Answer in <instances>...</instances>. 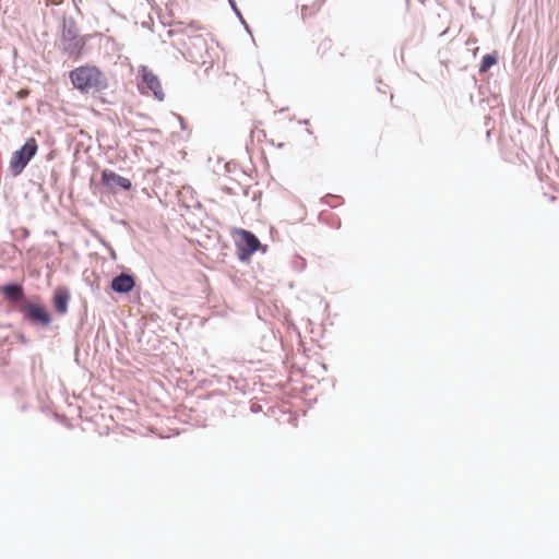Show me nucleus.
I'll return each instance as SVG.
<instances>
[{
    "label": "nucleus",
    "mask_w": 559,
    "mask_h": 559,
    "mask_svg": "<svg viewBox=\"0 0 559 559\" xmlns=\"http://www.w3.org/2000/svg\"><path fill=\"white\" fill-rule=\"evenodd\" d=\"M73 86L81 93H97L108 87V80L104 72L95 66H81L69 73Z\"/></svg>",
    "instance_id": "f257e3e1"
},
{
    "label": "nucleus",
    "mask_w": 559,
    "mask_h": 559,
    "mask_svg": "<svg viewBox=\"0 0 559 559\" xmlns=\"http://www.w3.org/2000/svg\"><path fill=\"white\" fill-rule=\"evenodd\" d=\"M35 154V140L29 139L21 150L14 152L10 159V170L16 176L26 166L31 157Z\"/></svg>",
    "instance_id": "f03ea898"
},
{
    "label": "nucleus",
    "mask_w": 559,
    "mask_h": 559,
    "mask_svg": "<svg viewBox=\"0 0 559 559\" xmlns=\"http://www.w3.org/2000/svg\"><path fill=\"white\" fill-rule=\"evenodd\" d=\"M141 74H142V83L140 84L141 92L143 94L152 92V94L158 100H163L165 98V93L162 88L159 79L151 70H148L145 67L142 68Z\"/></svg>",
    "instance_id": "7ed1b4c3"
},
{
    "label": "nucleus",
    "mask_w": 559,
    "mask_h": 559,
    "mask_svg": "<svg viewBox=\"0 0 559 559\" xmlns=\"http://www.w3.org/2000/svg\"><path fill=\"white\" fill-rule=\"evenodd\" d=\"M238 235L237 248L239 258L246 260L260 248L261 243L259 239L248 230L241 229L238 231Z\"/></svg>",
    "instance_id": "20e7f679"
},
{
    "label": "nucleus",
    "mask_w": 559,
    "mask_h": 559,
    "mask_svg": "<svg viewBox=\"0 0 559 559\" xmlns=\"http://www.w3.org/2000/svg\"><path fill=\"white\" fill-rule=\"evenodd\" d=\"M102 182L112 192H115L118 188L123 190H130L132 187L131 181L129 179L109 169H104L102 171Z\"/></svg>",
    "instance_id": "39448f33"
},
{
    "label": "nucleus",
    "mask_w": 559,
    "mask_h": 559,
    "mask_svg": "<svg viewBox=\"0 0 559 559\" xmlns=\"http://www.w3.org/2000/svg\"><path fill=\"white\" fill-rule=\"evenodd\" d=\"M135 286L134 277L130 274L121 273L111 281V289L119 294H128Z\"/></svg>",
    "instance_id": "423d86ee"
},
{
    "label": "nucleus",
    "mask_w": 559,
    "mask_h": 559,
    "mask_svg": "<svg viewBox=\"0 0 559 559\" xmlns=\"http://www.w3.org/2000/svg\"><path fill=\"white\" fill-rule=\"evenodd\" d=\"M69 299H70V294L67 288L58 287L55 290L52 304L58 313L64 314L68 311Z\"/></svg>",
    "instance_id": "0eeeda50"
},
{
    "label": "nucleus",
    "mask_w": 559,
    "mask_h": 559,
    "mask_svg": "<svg viewBox=\"0 0 559 559\" xmlns=\"http://www.w3.org/2000/svg\"><path fill=\"white\" fill-rule=\"evenodd\" d=\"M0 292L11 302H17L23 298L22 287L16 284L1 286Z\"/></svg>",
    "instance_id": "6e6552de"
},
{
    "label": "nucleus",
    "mask_w": 559,
    "mask_h": 559,
    "mask_svg": "<svg viewBox=\"0 0 559 559\" xmlns=\"http://www.w3.org/2000/svg\"><path fill=\"white\" fill-rule=\"evenodd\" d=\"M496 63H497V55L496 53L485 55L481 59L479 71L486 72Z\"/></svg>",
    "instance_id": "1a4fd4ad"
},
{
    "label": "nucleus",
    "mask_w": 559,
    "mask_h": 559,
    "mask_svg": "<svg viewBox=\"0 0 559 559\" xmlns=\"http://www.w3.org/2000/svg\"><path fill=\"white\" fill-rule=\"evenodd\" d=\"M179 26H181L180 32L187 33V34H194L199 31L203 29V26L198 22H191L187 25H185L182 22L178 23Z\"/></svg>",
    "instance_id": "9d476101"
},
{
    "label": "nucleus",
    "mask_w": 559,
    "mask_h": 559,
    "mask_svg": "<svg viewBox=\"0 0 559 559\" xmlns=\"http://www.w3.org/2000/svg\"><path fill=\"white\" fill-rule=\"evenodd\" d=\"M333 47V43L331 39L329 38H324L322 39L319 45H318V48H317V52L321 56V57H326L328 56V52L332 49Z\"/></svg>",
    "instance_id": "9b49d317"
},
{
    "label": "nucleus",
    "mask_w": 559,
    "mask_h": 559,
    "mask_svg": "<svg viewBox=\"0 0 559 559\" xmlns=\"http://www.w3.org/2000/svg\"><path fill=\"white\" fill-rule=\"evenodd\" d=\"M37 322L41 323L43 325H48L50 323V316L48 312L37 306Z\"/></svg>",
    "instance_id": "f8f14e48"
},
{
    "label": "nucleus",
    "mask_w": 559,
    "mask_h": 559,
    "mask_svg": "<svg viewBox=\"0 0 559 559\" xmlns=\"http://www.w3.org/2000/svg\"><path fill=\"white\" fill-rule=\"evenodd\" d=\"M27 317L31 320H35V306H29L27 309Z\"/></svg>",
    "instance_id": "ddd939ff"
},
{
    "label": "nucleus",
    "mask_w": 559,
    "mask_h": 559,
    "mask_svg": "<svg viewBox=\"0 0 559 559\" xmlns=\"http://www.w3.org/2000/svg\"><path fill=\"white\" fill-rule=\"evenodd\" d=\"M17 95H19L20 98H23V97L28 95V91H21V92L17 93Z\"/></svg>",
    "instance_id": "4468645a"
}]
</instances>
